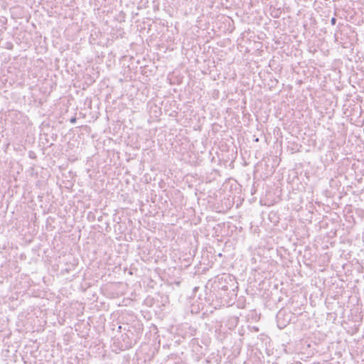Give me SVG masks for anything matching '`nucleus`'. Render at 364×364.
Masks as SVG:
<instances>
[{"mask_svg": "<svg viewBox=\"0 0 364 364\" xmlns=\"http://www.w3.org/2000/svg\"><path fill=\"white\" fill-rule=\"evenodd\" d=\"M331 23L332 25H335L336 23V18L333 17L331 19Z\"/></svg>", "mask_w": 364, "mask_h": 364, "instance_id": "nucleus-1", "label": "nucleus"}, {"mask_svg": "<svg viewBox=\"0 0 364 364\" xmlns=\"http://www.w3.org/2000/svg\"><path fill=\"white\" fill-rule=\"evenodd\" d=\"M75 121H76L75 118H72V119H70V122H71L72 123H75Z\"/></svg>", "mask_w": 364, "mask_h": 364, "instance_id": "nucleus-2", "label": "nucleus"}, {"mask_svg": "<svg viewBox=\"0 0 364 364\" xmlns=\"http://www.w3.org/2000/svg\"><path fill=\"white\" fill-rule=\"evenodd\" d=\"M281 314H282V312H281V311H279V314H278V315H277V318H279V316H280V315H281Z\"/></svg>", "mask_w": 364, "mask_h": 364, "instance_id": "nucleus-3", "label": "nucleus"}]
</instances>
